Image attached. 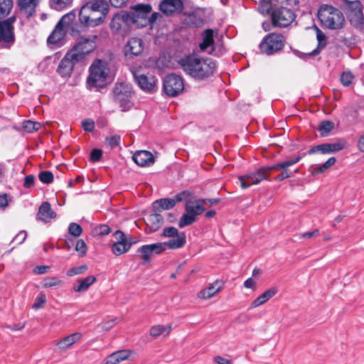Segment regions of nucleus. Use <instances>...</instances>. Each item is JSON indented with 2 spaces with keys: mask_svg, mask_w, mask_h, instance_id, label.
<instances>
[{
  "mask_svg": "<svg viewBox=\"0 0 364 364\" xmlns=\"http://www.w3.org/2000/svg\"><path fill=\"white\" fill-rule=\"evenodd\" d=\"M82 6H87L90 11H92L105 16L109 10V4L105 0H82Z\"/></svg>",
  "mask_w": 364,
  "mask_h": 364,
  "instance_id": "6ab92c4d",
  "label": "nucleus"
},
{
  "mask_svg": "<svg viewBox=\"0 0 364 364\" xmlns=\"http://www.w3.org/2000/svg\"><path fill=\"white\" fill-rule=\"evenodd\" d=\"M120 136L118 134L112 135L106 137L105 144L110 149L117 147L120 143Z\"/></svg>",
  "mask_w": 364,
  "mask_h": 364,
  "instance_id": "de8ad7c7",
  "label": "nucleus"
},
{
  "mask_svg": "<svg viewBox=\"0 0 364 364\" xmlns=\"http://www.w3.org/2000/svg\"><path fill=\"white\" fill-rule=\"evenodd\" d=\"M105 16L90 11L87 6H81L79 11V21L85 27H95L101 24Z\"/></svg>",
  "mask_w": 364,
  "mask_h": 364,
  "instance_id": "9b49d317",
  "label": "nucleus"
},
{
  "mask_svg": "<svg viewBox=\"0 0 364 364\" xmlns=\"http://www.w3.org/2000/svg\"><path fill=\"white\" fill-rule=\"evenodd\" d=\"M267 301L266 299H264V298L262 296V295H259L258 297H257L250 304V309H255L256 307H258L262 304H264V303H266Z\"/></svg>",
  "mask_w": 364,
  "mask_h": 364,
  "instance_id": "4d7b16f0",
  "label": "nucleus"
},
{
  "mask_svg": "<svg viewBox=\"0 0 364 364\" xmlns=\"http://www.w3.org/2000/svg\"><path fill=\"white\" fill-rule=\"evenodd\" d=\"M135 82L139 87L147 92H154L156 90V79L153 75H134Z\"/></svg>",
  "mask_w": 364,
  "mask_h": 364,
  "instance_id": "f3484780",
  "label": "nucleus"
},
{
  "mask_svg": "<svg viewBox=\"0 0 364 364\" xmlns=\"http://www.w3.org/2000/svg\"><path fill=\"white\" fill-rule=\"evenodd\" d=\"M184 71L194 78L203 80L211 76L215 70V63L209 58L188 55L181 60Z\"/></svg>",
  "mask_w": 364,
  "mask_h": 364,
  "instance_id": "f257e3e1",
  "label": "nucleus"
},
{
  "mask_svg": "<svg viewBox=\"0 0 364 364\" xmlns=\"http://www.w3.org/2000/svg\"><path fill=\"white\" fill-rule=\"evenodd\" d=\"M118 322H119V319L117 318H112L111 320H109V321H106L103 324L102 328H103L104 330L108 331L109 329H110L113 326H114Z\"/></svg>",
  "mask_w": 364,
  "mask_h": 364,
  "instance_id": "774afa93",
  "label": "nucleus"
},
{
  "mask_svg": "<svg viewBox=\"0 0 364 364\" xmlns=\"http://www.w3.org/2000/svg\"><path fill=\"white\" fill-rule=\"evenodd\" d=\"M73 0H50V7L56 11H62L69 6Z\"/></svg>",
  "mask_w": 364,
  "mask_h": 364,
  "instance_id": "c9c22d12",
  "label": "nucleus"
},
{
  "mask_svg": "<svg viewBox=\"0 0 364 364\" xmlns=\"http://www.w3.org/2000/svg\"><path fill=\"white\" fill-rule=\"evenodd\" d=\"M41 124L32 120L24 121V132L31 133L38 131L41 127Z\"/></svg>",
  "mask_w": 364,
  "mask_h": 364,
  "instance_id": "49530a36",
  "label": "nucleus"
},
{
  "mask_svg": "<svg viewBox=\"0 0 364 364\" xmlns=\"http://www.w3.org/2000/svg\"><path fill=\"white\" fill-rule=\"evenodd\" d=\"M39 180L46 184H49L53 181V174L48 171H43L38 174Z\"/></svg>",
  "mask_w": 364,
  "mask_h": 364,
  "instance_id": "09e8293b",
  "label": "nucleus"
},
{
  "mask_svg": "<svg viewBox=\"0 0 364 364\" xmlns=\"http://www.w3.org/2000/svg\"><path fill=\"white\" fill-rule=\"evenodd\" d=\"M284 46V36L281 34L271 33L263 38L259 47L261 53L270 55L281 50Z\"/></svg>",
  "mask_w": 364,
  "mask_h": 364,
  "instance_id": "423d86ee",
  "label": "nucleus"
},
{
  "mask_svg": "<svg viewBox=\"0 0 364 364\" xmlns=\"http://www.w3.org/2000/svg\"><path fill=\"white\" fill-rule=\"evenodd\" d=\"M282 172L275 177L276 181H283L284 179L290 178L292 175L289 173L287 168H282Z\"/></svg>",
  "mask_w": 364,
  "mask_h": 364,
  "instance_id": "e2e57ef3",
  "label": "nucleus"
},
{
  "mask_svg": "<svg viewBox=\"0 0 364 364\" xmlns=\"http://www.w3.org/2000/svg\"><path fill=\"white\" fill-rule=\"evenodd\" d=\"M305 155V154H300L296 157H294L291 159H288V160H286L284 161H285V164H286V166L287 167H289L296 163H298L302 158L303 156Z\"/></svg>",
  "mask_w": 364,
  "mask_h": 364,
  "instance_id": "338daca9",
  "label": "nucleus"
},
{
  "mask_svg": "<svg viewBox=\"0 0 364 364\" xmlns=\"http://www.w3.org/2000/svg\"><path fill=\"white\" fill-rule=\"evenodd\" d=\"M196 219L193 218L191 215H190L189 213L186 212L181 217L178 222V226L181 228H184L193 223L196 221Z\"/></svg>",
  "mask_w": 364,
  "mask_h": 364,
  "instance_id": "ea45409f",
  "label": "nucleus"
},
{
  "mask_svg": "<svg viewBox=\"0 0 364 364\" xmlns=\"http://www.w3.org/2000/svg\"><path fill=\"white\" fill-rule=\"evenodd\" d=\"M138 252L141 253V257L144 260V264L149 262L150 255L152 253L149 245L141 246L138 249Z\"/></svg>",
  "mask_w": 364,
  "mask_h": 364,
  "instance_id": "37998d69",
  "label": "nucleus"
},
{
  "mask_svg": "<svg viewBox=\"0 0 364 364\" xmlns=\"http://www.w3.org/2000/svg\"><path fill=\"white\" fill-rule=\"evenodd\" d=\"M319 235V231L316 229L313 231L306 232L301 235L300 238L310 239L311 237H316Z\"/></svg>",
  "mask_w": 364,
  "mask_h": 364,
  "instance_id": "69168bd1",
  "label": "nucleus"
},
{
  "mask_svg": "<svg viewBox=\"0 0 364 364\" xmlns=\"http://www.w3.org/2000/svg\"><path fill=\"white\" fill-rule=\"evenodd\" d=\"M160 11L166 16L179 14L183 9L182 0H163L159 4Z\"/></svg>",
  "mask_w": 364,
  "mask_h": 364,
  "instance_id": "4468645a",
  "label": "nucleus"
},
{
  "mask_svg": "<svg viewBox=\"0 0 364 364\" xmlns=\"http://www.w3.org/2000/svg\"><path fill=\"white\" fill-rule=\"evenodd\" d=\"M16 18L12 16L0 21V48H9L14 43L13 23Z\"/></svg>",
  "mask_w": 364,
  "mask_h": 364,
  "instance_id": "6e6552de",
  "label": "nucleus"
},
{
  "mask_svg": "<svg viewBox=\"0 0 364 364\" xmlns=\"http://www.w3.org/2000/svg\"><path fill=\"white\" fill-rule=\"evenodd\" d=\"M213 31L211 29H207L203 34V41L199 44L201 50L205 51L208 48L213 46Z\"/></svg>",
  "mask_w": 364,
  "mask_h": 364,
  "instance_id": "c756f323",
  "label": "nucleus"
},
{
  "mask_svg": "<svg viewBox=\"0 0 364 364\" xmlns=\"http://www.w3.org/2000/svg\"><path fill=\"white\" fill-rule=\"evenodd\" d=\"M46 303V295L43 292H41L38 294L35 301L32 305V308L34 309H40L43 308L45 304Z\"/></svg>",
  "mask_w": 364,
  "mask_h": 364,
  "instance_id": "c03bdc74",
  "label": "nucleus"
},
{
  "mask_svg": "<svg viewBox=\"0 0 364 364\" xmlns=\"http://www.w3.org/2000/svg\"><path fill=\"white\" fill-rule=\"evenodd\" d=\"M355 10L353 12V15L351 16V21H355V18H357L356 21L358 23L363 24L364 23V16L363 14L362 10L360 9V4L359 1L355 3Z\"/></svg>",
  "mask_w": 364,
  "mask_h": 364,
  "instance_id": "4c0bfd02",
  "label": "nucleus"
},
{
  "mask_svg": "<svg viewBox=\"0 0 364 364\" xmlns=\"http://www.w3.org/2000/svg\"><path fill=\"white\" fill-rule=\"evenodd\" d=\"M131 352L127 350H119L113 353L105 360V364H118L127 360L130 356Z\"/></svg>",
  "mask_w": 364,
  "mask_h": 364,
  "instance_id": "cd10ccee",
  "label": "nucleus"
},
{
  "mask_svg": "<svg viewBox=\"0 0 364 364\" xmlns=\"http://www.w3.org/2000/svg\"><path fill=\"white\" fill-rule=\"evenodd\" d=\"M284 168L287 167L286 166L285 161H282L272 166L261 167L255 172H252L244 176H240L238 177L240 186L242 188L245 189L252 185L258 184L261 181L268 178L270 171L279 170Z\"/></svg>",
  "mask_w": 364,
  "mask_h": 364,
  "instance_id": "f03ea898",
  "label": "nucleus"
},
{
  "mask_svg": "<svg viewBox=\"0 0 364 364\" xmlns=\"http://www.w3.org/2000/svg\"><path fill=\"white\" fill-rule=\"evenodd\" d=\"M163 217L159 212H155L146 217V223L150 232L157 231L163 225Z\"/></svg>",
  "mask_w": 364,
  "mask_h": 364,
  "instance_id": "a878e982",
  "label": "nucleus"
},
{
  "mask_svg": "<svg viewBox=\"0 0 364 364\" xmlns=\"http://www.w3.org/2000/svg\"><path fill=\"white\" fill-rule=\"evenodd\" d=\"M97 35L80 37L73 47L68 51L78 62L85 59L97 48Z\"/></svg>",
  "mask_w": 364,
  "mask_h": 364,
  "instance_id": "39448f33",
  "label": "nucleus"
},
{
  "mask_svg": "<svg viewBox=\"0 0 364 364\" xmlns=\"http://www.w3.org/2000/svg\"><path fill=\"white\" fill-rule=\"evenodd\" d=\"M144 50V44L141 39L139 38H131L129 39L125 46V53L133 55H138Z\"/></svg>",
  "mask_w": 364,
  "mask_h": 364,
  "instance_id": "5701e85b",
  "label": "nucleus"
},
{
  "mask_svg": "<svg viewBox=\"0 0 364 364\" xmlns=\"http://www.w3.org/2000/svg\"><path fill=\"white\" fill-rule=\"evenodd\" d=\"M56 213L52 210L50 204L46 201L42 203L38 208L36 219L44 223H48L56 218Z\"/></svg>",
  "mask_w": 364,
  "mask_h": 364,
  "instance_id": "aec40b11",
  "label": "nucleus"
},
{
  "mask_svg": "<svg viewBox=\"0 0 364 364\" xmlns=\"http://www.w3.org/2000/svg\"><path fill=\"white\" fill-rule=\"evenodd\" d=\"M277 293V289L275 287L271 288L265 291L261 295L266 299V301H269L271 298H272Z\"/></svg>",
  "mask_w": 364,
  "mask_h": 364,
  "instance_id": "052dcab7",
  "label": "nucleus"
},
{
  "mask_svg": "<svg viewBox=\"0 0 364 364\" xmlns=\"http://www.w3.org/2000/svg\"><path fill=\"white\" fill-rule=\"evenodd\" d=\"M334 128V124L331 121L322 122L318 127L321 136H324L328 135Z\"/></svg>",
  "mask_w": 364,
  "mask_h": 364,
  "instance_id": "58836bf2",
  "label": "nucleus"
},
{
  "mask_svg": "<svg viewBox=\"0 0 364 364\" xmlns=\"http://www.w3.org/2000/svg\"><path fill=\"white\" fill-rule=\"evenodd\" d=\"M316 38L318 41L317 48L309 53L310 55H317L320 53L321 50L325 48L326 46V37L325 34L319 29H317Z\"/></svg>",
  "mask_w": 364,
  "mask_h": 364,
  "instance_id": "473e14b6",
  "label": "nucleus"
},
{
  "mask_svg": "<svg viewBox=\"0 0 364 364\" xmlns=\"http://www.w3.org/2000/svg\"><path fill=\"white\" fill-rule=\"evenodd\" d=\"M134 9L139 16H141L142 18H145L151 12V7L149 4H136L134 6Z\"/></svg>",
  "mask_w": 364,
  "mask_h": 364,
  "instance_id": "e433bc0d",
  "label": "nucleus"
},
{
  "mask_svg": "<svg viewBox=\"0 0 364 364\" xmlns=\"http://www.w3.org/2000/svg\"><path fill=\"white\" fill-rule=\"evenodd\" d=\"M75 250L80 257H83L87 253V245L83 240H77L75 245Z\"/></svg>",
  "mask_w": 364,
  "mask_h": 364,
  "instance_id": "864d4df0",
  "label": "nucleus"
},
{
  "mask_svg": "<svg viewBox=\"0 0 364 364\" xmlns=\"http://www.w3.org/2000/svg\"><path fill=\"white\" fill-rule=\"evenodd\" d=\"M35 183V176L33 175H28L24 177V188H28L33 186Z\"/></svg>",
  "mask_w": 364,
  "mask_h": 364,
  "instance_id": "0e129e2a",
  "label": "nucleus"
},
{
  "mask_svg": "<svg viewBox=\"0 0 364 364\" xmlns=\"http://www.w3.org/2000/svg\"><path fill=\"white\" fill-rule=\"evenodd\" d=\"M114 100L119 105L122 111L129 110L132 104L130 97L132 93V86L124 82L117 83L113 90Z\"/></svg>",
  "mask_w": 364,
  "mask_h": 364,
  "instance_id": "0eeeda50",
  "label": "nucleus"
},
{
  "mask_svg": "<svg viewBox=\"0 0 364 364\" xmlns=\"http://www.w3.org/2000/svg\"><path fill=\"white\" fill-rule=\"evenodd\" d=\"M152 253L161 254V252L166 250V245L165 242H158L154 244L149 245Z\"/></svg>",
  "mask_w": 364,
  "mask_h": 364,
  "instance_id": "3c124183",
  "label": "nucleus"
},
{
  "mask_svg": "<svg viewBox=\"0 0 364 364\" xmlns=\"http://www.w3.org/2000/svg\"><path fill=\"white\" fill-rule=\"evenodd\" d=\"M102 156V151L100 149H95L90 153V159L92 161H98Z\"/></svg>",
  "mask_w": 364,
  "mask_h": 364,
  "instance_id": "680f3d73",
  "label": "nucleus"
},
{
  "mask_svg": "<svg viewBox=\"0 0 364 364\" xmlns=\"http://www.w3.org/2000/svg\"><path fill=\"white\" fill-rule=\"evenodd\" d=\"M189 196V193L182 191L175 195L172 198H161L153 203L152 208L154 212H161L162 210H170L173 208L177 203L186 200Z\"/></svg>",
  "mask_w": 364,
  "mask_h": 364,
  "instance_id": "ddd939ff",
  "label": "nucleus"
},
{
  "mask_svg": "<svg viewBox=\"0 0 364 364\" xmlns=\"http://www.w3.org/2000/svg\"><path fill=\"white\" fill-rule=\"evenodd\" d=\"M114 235L117 241L112 245V253L119 256L128 252L129 247L127 242H126V235L124 233L120 230H117Z\"/></svg>",
  "mask_w": 364,
  "mask_h": 364,
  "instance_id": "a211bd4d",
  "label": "nucleus"
},
{
  "mask_svg": "<svg viewBox=\"0 0 364 364\" xmlns=\"http://www.w3.org/2000/svg\"><path fill=\"white\" fill-rule=\"evenodd\" d=\"M132 159L140 166H149L155 161L153 154L148 151H138L133 155Z\"/></svg>",
  "mask_w": 364,
  "mask_h": 364,
  "instance_id": "412c9836",
  "label": "nucleus"
},
{
  "mask_svg": "<svg viewBox=\"0 0 364 364\" xmlns=\"http://www.w3.org/2000/svg\"><path fill=\"white\" fill-rule=\"evenodd\" d=\"M82 127L86 132H92L95 128L94 121L87 119L82 122Z\"/></svg>",
  "mask_w": 364,
  "mask_h": 364,
  "instance_id": "6e6d98bb",
  "label": "nucleus"
},
{
  "mask_svg": "<svg viewBox=\"0 0 364 364\" xmlns=\"http://www.w3.org/2000/svg\"><path fill=\"white\" fill-rule=\"evenodd\" d=\"M296 18L294 12L284 7L277 8L271 14L272 22L275 27H287Z\"/></svg>",
  "mask_w": 364,
  "mask_h": 364,
  "instance_id": "9d476101",
  "label": "nucleus"
},
{
  "mask_svg": "<svg viewBox=\"0 0 364 364\" xmlns=\"http://www.w3.org/2000/svg\"><path fill=\"white\" fill-rule=\"evenodd\" d=\"M180 234L178 230L174 227L166 228L163 230L162 236L164 237H174Z\"/></svg>",
  "mask_w": 364,
  "mask_h": 364,
  "instance_id": "5fc2aeb1",
  "label": "nucleus"
},
{
  "mask_svg": "<svg viewBox=\"0 0 364 364\" xmlns=\"http://www.w3.org/2000/svg\"><path fill=\"white\" fill-rule=\"evenodd\" d=\"M67 31L65 28L60 26V24H57L47 39L48 45L52 48H59L63 46Z\"/></svg>",
  "mask_w": 364,
  "mask_h": 364,
  "instance_id": "dca6fc26",
  "label": "nucleus"
},
{
  "mask_svg": "<svg viewBox=\"0 0 364 364\" xmlns=\"http://www.w3.org/2000/svg\"><path fill=\"white\" fill-rule=\"evenodd\" d=\"M97 279L94 276H88L83 279L77 280V283L73 286V290L75 292H85L88 290L92 284L96 282Z\"/></svg>",
  "mask_w": 364,
  "mask_h": 364,
  "instance_id": "bb28decb",
  "label": "nucleus"
},
{
  "mask_svg": "<svg viewBox=\"0 0 364 364\" xmlns=\"http://www.w3.org/2000/svg\"><path fill=\"white\" fill-rule=\"evenodd\" d=\"M87 270V266L85 264L80 265L78 267H73L67 272L68 277H73L75 275L81 274L85 273Z\"/></svg>",
  "mask_w": 364,
  "mask_h": 364,
  "instance_id": "8fccbe9b",
  "label": "nucleus"
},
{
  "mask_svg": "<svg viewBox=\"0 0 364 364\" xmlns=\"http://www.w3.org/2000/svg\"><path fill=\"white\" fill-rule=\"evenodd\" d=\"M133 21V18L129 14L121 11L113 16L110 28L113 33L124 36L127 33L130 23Z\"/></svg>",
  "mask_w": 364,
  "mask_h": 364,
  "instance_id": "1a4fd4ad",
  "label": "nucleus"
},
{
  "mask_svg": "<svg viewBox=\"0 0 364 364\" xmlns=\"http://www.w3.org/2000/svg\"><path fill=\"white\" fill-rule=\"evenodd\" d=\"M13 7L12 0H0V21L10 14Z\"/></svg>",
  "mask_w": 364,
  "mask_h": 364,
  "instance_id": "2f4dec72",
  "label": "nucleus"
},
{
  "mask_svg": "<svg viewBox=\"0 0 364 364\" xmlns=\"http://www.w3.org/2000/svg\"><path fill=\"white\" fill-rule=\"evenodd\" d=\"M331 153L336 152L342 150L345 146V143L338 141L336 143L329 144Z\"/></svg>",
  "mask_w": 364,
  "mask_h": 364,
  "instance_id": "bf43d9fd",
  "label": "nucleus"
},
{
  "mask_svg": "<svg viewBox=\"0 0 364 364\" xmlns=\"http://www.w3.org/2000/svg\"><path fill=\"white\" fill-rule=\"evenodd\" d=\"M68 231L69 235L75 237H77L81 235L82 228L79 224L76 223H71L69 224Z\"/></svg>",
  "mask_w": 364,
  "mask_h": 364,
  "instance_id": "a18cd8bd",
  "label": "nucleus"
},
{
  "mask_svg": "<svg viewBox=\"0 0 364 364\" xmlns=\"http://www.w3.org/2000/svg\"><path fill=\"white\" fill-rule=\"evenodd\" d=\"M63 282L57 277H48L44 279L42 282L43 288H50L61 285Z\"/></svg>",
  "mask_w": 364,
  "mask_h": 364,
  "instance_id": "79ce46f5",
  "label": "nucleus"
},
{
  "mask_svg": "<svg viewBox=\"0 0 364 364\" xmlns=\"http://www.w3.org/2000/svg\"><path fill=\"white\" fill-rule=\"evenodd\" d=\"M41 0H24V15L32 16L36 13V9Z\"/></svg>",
  "mask_w": 364,
  "mask_h": 364,
  "instance_id": "72a5a7b5",
  "label": "nucleus"
},
{
  "mask_svg": "<svg viewBox=\"0 0 364 364\" xmlns=\"http://www.w3.org/2000/svg\"><path fill=\"white\" fill-rule=\"evenodd\" d=\"M77 63L79 62L75 60V58L68 52L58 65L57 68L58 73L63 77H70L74 65Z\"/></svg>",
  "mask_w": 364,
  "mask_h": 364,
  "instance_id": "2eb2a0df",
  "label": "nucleus"
},
{
  "mask_svg": "<svg viewBox=\"0 0 364 364\" xmlns=\"http://www.w3.org/2000/svg\"><path fill=\"white\" fill-rule=\"evenodd\" d=\"M89 76L87 79L90 87H103L109 73V68L107 62L97 59L93 61L89 69Z\"/></svg>",
  "mask_w": 364,
  "mask_h": 364,
  "instance_id": "20e7f679",
  "label": "nucleus"
},
{
  "mask_svg": "<svg viewBox=\"0 0 364 364\" xmlns=\"http://www.w3.org/2000/svg\"><path fill=\"white\" fill-rule=\"evenodd\" d=\"M186 242V235L184 232H181L174 237H171V239L167 242H165V244L166 245V250H176L183 247Z\"/></svg>",
  "mask_w": 364,
  "mask_h": 364,
  "instance_id": "c85d7f7f",
  "label": "nucleus"
},
{
  "mask_svg": "<svg viewBox=\"0 0 364 364\" xmlns=\"http://www.w3.org/2000/svg\"><path fill=\"white\" fill-rule=\"evenodd\" d=\"M205 203V200H197L193 202L189 199L186 201L185 211L189 213L190 215L196 219L197 215H201L204 212L205 208L203 205Z\"/></svg>",
  "mask_w": 364,
  "mask_h": 364,
  "instance_id": "4be33fe9",
  "label": "nucleus"
},
{
  "mask_svg": "<svg viewBox=\"0 0 364 364\" xmlns=\"http://www.w3.org/2000/svg\"><path fill=\"white\" fill-rule=\"evenodd\" d=\"M76 15L74 11H71L64 15L61 19L58 21L57 24H60V26H63L66 30L70 26L72 23L75 19Z\"/></svg>",
  "mask_w": 364,
  "mask_h": 364,
  "instance_id": "f704fd0d",
  "label": "nucleus"
},
{
  "mask_svg": "<svg viewBox=\"0 0 364 364\" xmlns=\"http://www.w3.org/2000/svg\"><path fill=\"white\" fill-rule=\"evenodd\" d=\"M267 301L266 299H264V298L262 296V295H259L258 297H257L250 304V309H255L256 307H258L262 304H264V303H266Z\"/></svg>",
  "mask_w": 364,
  "mask_h": 364,
  "instance_id": "13d9d810",
  "label": "nucleus"
},
{
  "mask_svg": "<svg viewBox=\"0 0 364 364\" xmlns=\"http://www.w3.org/2000/svg\"><path fill=\"white\" fill-rule=\"evenodd\" d=\"M163 88L167 95L175 97L184 89L183 79L176 74L168 75L164 80Z\"/></svg>",
  "mask_w": 364,
  "mask_h": 364,
  "instance_id": "f8f14e48",
  "label": "nucleus"
},
{
  "mask_svg": "<svg viewBox=\"0 0 364 364\" xmlns=\"http://www.w3.org/2000/svg\"><path fill=\"white\" fill-rule=\"evenodd\" d=\"M354 78L353 75L350 71H345L341 76V82L344 86H349Z\"/></svg>",
  "mask_w": 364,
  "mask_h": 364,
  "instance_id": "603ef678",
  "label": "nucleus"
},
{
  "mask_svg": "<svg viewBox=\"0 0 364 364\" xmlns=\"http://www.w3.org/2000/svg\"><path fill=\"white\" fill-rule=\"evenodd\" d=\"M318 16L321 23L330 29H339L345 23L342 12L329 5H322L318 10Z\"/></svg>",
  "mask_w": 364,
  "mask_h": 364,
  "instance_id": "7ed1b4c3",
  "label": "nucleus"
},
{
  "mask_svg": "<svg viewBox=\"0 0 364 364\" xmlns=\"http://www.w3.org/2000/svg\"><path fill=\"white\" fill-rule=\"evenodd\" d=\"M81 338L82 334L80 333H74L58 341L56 346L61 351H65L74 343L79 341Z\"/></svg>",
  "mask_w": 364,
  "mask_h": 364,
  "instance_id": "393cba45",
  "label": "nucleus"
},
{
  "mask_svg": "<svg viewBox=\"0 0 364 364\" xmlns=\"http://www.w3.org/2000/svg\"><path fill=\"white\" fill-rule=\"evenodd\" d=\"M320 152L321 154H331L329 144H319L315 146H313L308 151L309 154H314L315 153Z\"/></svg>",
  "mask_w": 364,
  "mask_h": 364,
  "instance_id": "a19ab883",
  "label": "nucleus"
},
{
  "mask_svg": "<svg viewBox=\"0 0 364 364\" xmlns=\"http://www.w3.org/2000/svg\"><path fill=\"white\" fill-rule=\"evenodd\" d=\"M171 330V326H165L163 325H157L152 326L149 333L152 337L156 338L160 335H164L165 336H168L170 333Z\"/></svg>",
  "mask_w": 364,
  "mask_h": 364,
  "instance_id": "7c9ffc66",
  "label": "nucleus"
},
{
  "mask_svg": "<svg viewBox=\"0 0 364 364\" xmlns=\"http://www.w3.org/2000/svg\"><path fill=\"white\" fill-rule=\"evenodd\" d=\"M223 289V284L219 281L210 284L208 287L198 293V297L201 299H209L220 292Z\"/></svg>",
  "mask_w": 364,
  "mask_h": 364,
  "instance_id": "b1692460",
  "label": "nucleus"
}]
</instances>
